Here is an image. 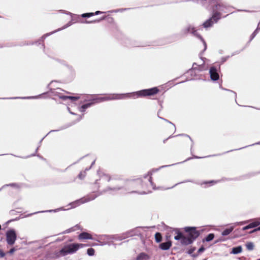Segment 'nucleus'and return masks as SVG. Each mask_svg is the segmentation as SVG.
<instances>
[{
  "label": "nucleus",
  "instance_id": "nucleus-25",
  "mask_svg": "<svg viewBox=\"0 0 260 260\" xmlns=\"http://www.w3.org/2000/svg\"><path fill=\"white\" fill-rule=\"evenodd\" d=\"M259 28H257L253 32V34H252L251 35V39H252L254 38V37L255 36V35H256V34L257 33V31H258V30L259 29Z\"/></svg>",
  "mask_w": 260,
  "mask_h": 260
},
{
  "label": "nucleus",
  "instance_id": "nucleus-28",
  "mask_svg": "<svg viewBox=\"0 0 260 260\" xmlns=\"http://www.w3.org/2000/svg\"><path fill=\"white\" fill-rule=\"evenodd\" d=\"M195 250V248H191V249H190L188 251V253L190 254H191Z\"/></svg>",
  "mask_w": 260,
  "mask_h": 260
},
{
  "label": "nucleus",
  "instance_id": "nucleus-3",
  "mask_svg": "<svg viewBox=\"0 0 260 260\" xmlns=\"http://www.w3.org/2000/svg\"><path fill=\"white\" fill-rule=\"evenodd\" d=\"M86 245L83 244L72 243L64 245L57 253L58 256H63L75 253L80 248Z\"/></svg>",
  "mask_w": 260,
  "mask_h": 260
},
{
  "label": "nucleus",
  "instance_id": "nucleus-14",
  "mask_svg": "<svg viewBox=\"0 0 260 260\" xmlns=\"http://www.w3.org/2000/svg\"><path fill=\"white\" fill-rule=\"evenodd\" d=\"M171 246V242H167L165 243H162L160 244L159 247L162 250H168L169 249Z\"/></svg>",
  "mask_w": 260,
  "mask_h": 260
},
{
  "label": "nucleus",
  "instance_id": "nucleus-32",
  "mask_svg": "<svg viewBox=\"0 0 260 260\" xmlns=\"http://www.w3.org/2000/svg\"><path fill=\"white\" fill-rule=\"evenodd\" d=\"M260 231V226L257 228V229H254V230H253L251 233H253V232H256V231Z\"/></svg>",
  "mask_w": 260,
  "mask_h": 260
},
{
  "label": "nucleus",
  "instance_id": "nucleus-34",
  "mask_svg": "<svg viewBox=\"0 0 260 260\" xmlns=\"http://www.w3.org/2000/svg\"><path fill=\"white\" fill-rule=\"evenodd\" d=\"M36 98H37V96H32V97L23 98V99H35Z\"/></svg>",
  "mask_w": 260,
  "mask_h": 260
},
{
  "label": "nucleus",
  "instance_id": "nucleus-37",
  "mask_svg": "<svg viewBox=\"0 0 260 260\" xmlns=\"http://www.w3.org/2000/svg\"><path fill=\"white\" fill-rule=\"evenodd\" d=\"M94 163V161H93L92 162V163L91 165H93Z\"/></svg>",
  "mask_w": 260,
  "mask_h": 260
},
{
  "label": "nucleus",
  "instance_id": "nucleus-5",
  "mask_svg": "<svg viewBox=\"0 0 260 260\" xmlns=\"http://www.w3.org/2000/svg\"><path fill=\"white\" fill-rule=\"evenodd\" d=\"M17 235L14 230H8L6 233V241L9 245H13L16 240Z\"/></svg>",
  "mask_w": 260,
  "mask_h": 260
},
{
  "label": "nucleus",
  "instance_id": "nucleus-36",
  "mask_svg": "<svg viewBox=\"0 0 260 260\" xmlns=\"http://www.w3.org/2000/svg\"><path fill=\"white\" fill-rule=\"evenodd\" d=\"M0 254H1V256L2 257L4 256V255H5V254H4V253H3V252H1Z\"/></svg>",
  "mask_w": 260,
  "mask_h": 260
},
{
  "label": "nucleus",
  "instance_id": "nucleus-22",
  "mask_svg": "<svg viewBox=\"0 0 260 260\" xmlns=\"http://www.w3.org/2000/svg\"><path fill=\"white\" fill-rule=\"evenodd\" d=\"M246 246L247 249L249 250H252L254 247V245H253V243H251V242L248 243L246 245Z\"/></svg>",
  "mask_w": 260,
  "mask_h": 260
},
{
  "label": "nucleus",
  "instance_id": "nucleus-1",
  "mask_svg": "<svg viewBox=\"0 0 260 260\" xmlns=\"http://www.w3.org/2000/svg\"><path fill=\"white\" fill-rule=\"evenodd\" d=\"M158 92V89H157V88L153 87L150 89L140 90L139 91L133 93L113 94L109 96H101L89 100V101H90V102L82 105L80 108L79 111L81 112H84L86 109L90 107L92 105L105 101L123 99L130 98L132 96H133L134 98H136L140 96L152 95L155 94H156Z\"/></svg>",
  "mask_w": 260,
  "mask_h": 260
},
{
  "label": "nucleus",
  "instance_id": "nucleus-2",
  "mask_svg": "<svg viewBox=\"0 0 260 260\" xmlns=\"http://www.w3.org/2000/svg\"><path fill=\"white\" fill-rule=\"evenodd\" d=\"M231 9L230 7L225 6L221 2H219L213 9L212 17L203 23L204 27L208 28L211 26L214 23L217 22L221 17H225V15L224 14L230 12Z\"/></svg>",
  "mask_w": 260,
  "mask_h": 260
},
{
  "label": "nucleus",
  "instance_id": "nucleus-12",
  "mask_svg": "<svg viewBox=\"0 0 260 260\" xmlns=\"http://www.w3.org/2000/svg\"><path fill=\"white\" fill-rule=\"evenodd\" d=\"M80 240L82 239H92V237L91 235L87 233L83 232L81 233L78 237Z\"/></svg>",
  "mask_w": 260,
  "mask_h": 260
},
{
  "label": "nucleus",
  "instance_id": "nucleus-38",
  "mask_svg": "<svg viewBox=\"0 0 260 260\" xmlns=\"http://www.w3.org/2000/svg\"><path fill=\"white\" fill-rule=\"evenodd\" d=\"M212 182H213V181H210L209 183H212Z\"/></svg>",
  "mask_w": 260,
  "mask_h": 260
},
{
  "label": "nucleus",
  "instance_id": "nucleus-11",
  "mask_svg": "<svg viewBox=\"0 0 260 260\" xmlns=\"http://www.w3.org/2000/svg\"><path fill=\"white\" fill-rule=\"evenodd\" d=\"M260 224V222L258 221H256L254 222H253L249 224H248L247 226H245L243 228L242 230L243 231H246L248 229L253 228L255 227H256L257 226L259 225Z\"/></svg>",
  "mask_w": 260,
  "mask_h": 260
},
{
  "label": "nucleus",
  "instance_id": "nucleus-4",
  "mask_svg": "<svg viewBox=\"0 0 260 260\" xmlns=\"http://www.w3.org/2000/svg\"><path fill=\"white\" fill-rule=\"evenodd\" d=\"M128 233H124L120 235H104L100 238V240H103V242H100V245H105L106 244H110V243H112L116 241H121L128 237Z\"/></svg>",
  "mask_w": 260,
  "mask_h": 260
},
{
  "label": "nucleus",
  "instance_id": "nucleus-16",
  "mask_svg": "<svg viewBox=\"0 0 260 260\" xmlns=\"http://www.w3.org/2000/svg\"><path fill=\"white\" fill-rule=\"evenodd\" d=\"M234 228V226H232L228 229H226L222 232V235L224 236L229 235L233 231Z\"/></svg>",
  "mask_w": 260,
  "mask_h": 260
},
{
  "label": "nucleus",
  "instance_id": "nucleus-39",
  "mask_svg": "<svg viewBox=\"0 0 260 260\" xmlns=\"http://www.w3.org/2000/svg\"><path fill=\"white\" fill-rule=\"evenodd\" d=\"M81 118H82V117L80 116V119H81Z\"/></svg>",
  "mask_w": 260,
  "mask_h": 260
},
{
  "label": "nucleus",
  "instance_id": "nucleus-7",
  "mask_svg": "<svg viewBox=\"0 0 260 260\" xmlns=\"http://www.w3.org/2000/svg\"><path fill=\"white\" fill-rule=\"evenodd\" d=\"M174 239L176 240H180V242L183 245H189L192 243V239H190L188 236H184L181 233H178L177 235L175 236Z\"/></svg>",
  "mask_w": 260,
  "mask_h": 260
},
{
  "label": "nucleus",
  "instance_id": "nucleus-9",
  "mask_svg": "<svg viewBox=\"0 0 260 260\" xmlns=\"http://www.w3.org/2000/svg\"><path fill=\"white\" fill-rule=\"evenodd\" d=\"M95 196H93L92 197H86L83 198L80 200H77L75 202H73L69 205L70 206H71L70 208H75L82 204L93 200V199H95ZM69 209H70V208Z\"/></svg>",
  "mask_w": 260,
  "mask_h": 260
},
{
  "label": "nucleus",
  "instance_id": "nucleus-19",
  "mask_svg": "<svg viewBox=\"0 0 260 260\" xmlns=\"http://www.w3.org/2000/svg\"><path fill=\"white\" fill-rule=\"evenodd\" d=\"M214 235L213 234H209L205 238V241L209 242L213 239Z\"/></svg>",
  "mask_w": 260,
  "mask_h": 260
},
{
  "label": "nucleus",
  "instance_id": "nucleus-21",
  "mask_svg": "<svg viewBox=\"0 0 260 260\" xmlns=\"http://www.w3.org/2000/svg\"><path fill=\"white\" fill-rule=\"evenodd\" d=\"M87 252L88 255L92 256L94 254V250L92 248H90L87 249Z\"/></svg>",
  "mask_w": 260,
  "mask_h": 260
},
{
  "label": "nucleus",
  "instance_id": "nucleus-27",
  "mask_svg": "<svg viewBox=\"0 0 260 260\" xmlns=\"http://www.w3.org/2000/svg\"><path fill=\"white\" fill-rule=\"evenodd\" d=\"M16 250V249L15 248H11V249H10V250L9 251V253H10V254H12V253H13V252H14V251H15Z\"/></svg>",
  "mask_w": 260,
  "mask_h": 260
},
{
  "label": "nucleus",
  "instance_id": "nucleus-13",
  "mask_svg": "<svg viewBox=\"0 0 260 260\" xmlns=\"http://www.w3.org/2000/svg\"><path fill=\"white\" fill-rule=\"evenodd\" d=\"M150 257L145 253H140L136 257V260H148Z\"/></svg>",
  "mask_w": 260,
  "mask_h": 260
},
{
  "label": "nucleus",
  "instance_id": "nucleus-35",
  "mask_svg": "<svg viewBox=\"0 0 260 260\" xmlns=\"http://www.w3.org/2000/svg\"><path fill=\"white\" fill-rule=\"evenodd\" d=\"M246 222H247V221H243V222H241L240 223H238L237 224H243L246 223Z\"/></svg>",
  "mask_w": 260,
  "mask_h": 260
},
{
  "label": "nucleus",
  "instance_id": "nucleus-23",
  "mask_svg": "<svg viewBox=\"0 0 260 260\" xmlns=\"http://www.w3.org/2000/svg\"><path fill=\"white\" fill-rule=\"evenodd\" d=\"M94 15L93 13H84L82 15V17H89Z\"/></svg>",
  "mask_w": 260,
  "mask_h": 260
},
{
  "label": "nucleus",
  "instance_id": "nucleus-15",
  "mask_svg": "<svg viewBox=\"0 0 260 260\" xmlns=\"http://www.w3.org/2000/svg\"><path fill=\"white\" fill-rule=\"evenodd\" d=\"M242 251V246H239L233 248L232 251L230 252L231 254H237L240 253Z\"/></svg>",
  "mask_w": 260,
  "mask_h": 260
},
{
  "label": "nucleus",
  "instance_id": "nucleus-24",
  "mask_svg": "<svg viewBox=\"0 0 260 260\" xmlns=\"http://www.w3.org/2000/svg\"><path fill=\"white\" fill-rule=\"evenodd\" d=\"M110 177L109 176H108L107 175H104V176H103L102 177H101V180L102 181H105V180H107V181H109L110 180Z\"/></svg>",
  "mask_w": 260,
  "mask_h": 260
},
{
  "label": "nucleus",
  "instance_id": "nucleus-18",
  "mask_svg": "<svg viewBox=\"0 0 260 260\" xmlns=\"http://www.w3.org/2000/svg\"><path fill=\"white\" fill-rule=\"evenodd\" d=\"M155 239L156 242H160L162 239L161 234L159 233H156L155 235Z\"/></svg>",
  "mask_w": 260,
  "mask_h": 260
},
{
  "label": "nucleus",
  "instance_id": "nucleus-33",
  "mask_svg": "<svg viewBox=\"0 0 260 260\" xmlns=\"http://www.w3.org/2000/svg\"><path fill=\"white\" fill-rule=\"evenodd\" d=\"M110 189L113 190L114 191H117L118 190L120 189V188H119V187H118V188H111Z\"/></svg>",
  "mask_w": 260,
  "mask_h": 260
},
{
  "label": "nucleus",
  "instance_id": "nucleus-20",
  "mask_svg": "<svg viewBox=\"0 0 260 260\" xmlns=\"http://www.w3.org/2000/svg\"><path fill=\"white\" fill-rule=\"evenodd\" d=\"M65 210L66 209H63V208H58V209H55V210H49L45 211V212H57V211H59ZM40 212H45V211H41Z\"/></svg>",
  "mask_w": 260,
  "mask_h": 260
},
{
  "label": "nucleus",
  "instance_id": "nucleus-6",
  "mask_svg": "<svg viewBox=\"0 0 260 260\" xmlns=\"http://www.w3.org/2000/svg\"><path fill=\"white\" fill-rule=\"evenodd\" d=\"M182 32L184 34H186L188 32H190V33H192L194 36H197V37H198L199 38H200L201 39V40L202 41V42H203V45H204V50H205L206 49V48H207V45H206V43L205 42V41H204V40L201 37V36H200V35H199L197 32H196V30L195 29V28L193 27V26H192L191 25H189L188 27H187L186 28H185L183 30H182Z\"/></svg>",
  "mask_w": 260,
  "mask_h": 260
},
{
  "label": "nucleus",
  "instance_id": "nucleus-8",
  "mask_svg": "<svg viewBox=\"0 0 260 260\" xmlns=\"http://www.w3.org/2000/svg\"><path fill=\"white\" fill-rule=\"evenodd\" d=\"M184 231L188 233V237L192 239V242L199 236V233L194 227H185Z\"/></svg>",
  "mask_w": 260,
  "mask_h": 260
},
{
  "label": "nucleus",
  "instance_id": "nucleus-10",
  "mask_svg": "<svg viewBox=\"0 0 260 260\" xmlns=\"http://www.w3.org/2000/svg\"><path fill=\"white\" fill-rule=\"evenodd\" d=\"M209 73L211 79L212 80L216 81L219 79V75L217 73V70L214 67L210 68Z\"/></svg>",
  "mask_w": 260,
  "mask_h": 260
},
{
  "label": "nucleus",
  "instance_id": "nucleus-17",
  "mask_svg": "<svg viewBox=\"0 0 260 260\" xmlns=\"http://www.w3.org/2000/svg\"><path fill=\"white\" fill-rule=\"evenodd\" d=\"M63 100L71 99L73 101H76L79 99L77 96H62L60 97Z\"/></svg>",
  "mask_w": 260,
  "mask_h": 260
},
{
  "label": "nucleus",
  "instance_id": "nucleus-26",
  "mask_svg": "<svg viewBox=\"0 0 260 260\" xmlns=\"http://www.w3.org/2000/svg\"><path fill=\"white\" fill-rule=\"evenodd\" d=\"M205 250V248L203 246H202L201 248H200L198 250V253H201L203 252Z\"/></svg>",
  "mask_w": 260,
  "mask_h": 260
},
{
  "label": "nucleus",
  "instance_id": "nucleus-30",
  "mask_svg": "<svg viewBox=\"0 0 260 260\" xmlns=\"http://www.w3.org/2000/svg\"><path fill=\"white\" fill-rule=\"evenodd\" d=\"M73 231V230L72 229H70L67 230L63 233H70L71 232H72Z\"/></svg>",
  "mask_w": 260,
  "mask_h": 260
},
{
  "label": "nucleus",
  "instance_id": "nucleus-31",
  "mask_svg": "<svg viewBox=\"0 0 260 260\" xmlns=\"http://www.w3.org/2000/svg\"><path fill=\"white\" fill-rule=\"evenodd\" d=\"M104 12H102V11H97L95 12V13H94L95 15H98V14H102V13H103Z\"/></svg>",
  "mask_w": 260,
  "mask_h": 260
},
{
  "label": "nucleus",
  "instance_id": "nucleus-29",
  "mask_svg": "<svg viewBox=\"0 0 260 260\" xmlns=\"http://www.w3.org/2000/svg\"><path fill=\"white\" fill-rule=\"evenodd\" d=\"M151 177H150L149 178V183L151 185V186L152 187V188L153 189H155V188L153 187V183L151 182Z\"/></svg>",
  "mask_w": 260,
  "mask_h": 260
}]
</instances>
